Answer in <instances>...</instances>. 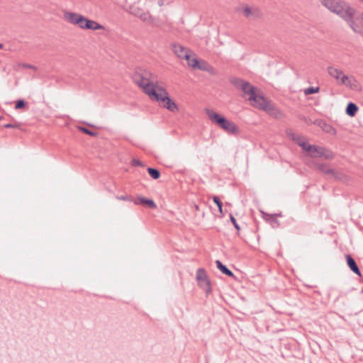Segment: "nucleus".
<instances>
[{"label": "nucleus", "instance_id": "1", "mask_svg": "<svg viewBox=\"0 0 363 363\" xmlns=\"http://www.w3.org/2000/svg\"><path fill=\"white\" fill-rule=\"evenodd\" d=\"M133 79L150 98L152 96L151 91L153 90L154 93H155L157 91V88L160 87L157 86V76L150 71L142 67H137L135 69Z\"/></svg>", "mask_w": 363, "mask_h": 363}, {"label": "nucleus", "instance_id": "2", "mask_svg": "<svg viewBox=\"0 0 363 363\" xmlns=\"http://www.w3.org/2000/svg\"><path fill=\"white\" fill-rule=\"evenodd\" d=\"M205 113L213 123L217 125L228 134L233 135H238L239 134V128L235 125V123L228 120L223 116L210 108H206Z\"/></svg>", "mask_w": 363, "mask_h": 363}, {"label": "nucleus", "instance_id": "3", "mask_svg": "<svg viewBox=\"0 0 363 363\" xmlns=\"http://www.w3.org/2000/svg\"><path fill=\"white\" fill-rule=\"evenodd\" d=\"M320 3L330 12L337 14L341 18H343L347 11H352L353 8L348 2L343 0H321Z\"/></svg>", "mask_w": 363, "mask_h": 363}, {"label": "nucleus", "instance_id": "4", "mask_svg": "<svg viewBox=\"0 0 363 363\" xmlns=\"http://www.w3.org/2000/svg\"><path fill=\"white\" fill-rule=\"evenodd\" d=\"M151 94L152 96L150 99L159 102L162 107L172 112H175L178 110L177 105L169 97L167 91L164 88L159 87L155 93L152 90Z\"/></svg>", "mask_w": 363, "mask_h": 363}, {"label": "nucleus", "instance_id": "5", "mask_svg": "<svg viewBox=\"0 0 363 363\" xmlns=\"http://www.w3.org/2000/svg\"><path fill=\"white\" fill-rule=\"evenodd\" d=\"M252 106L259 109L270 112L273 110V106L263 96L257 94L256 91L248 97Z\"/></svg>", "mask_w": 363, "mask_h": 363}, {"label": "nucleus", "instance_id": "6", "mask_svg": "<svg viewBox=\"0 0 363 363\" xmlns=\"http://www.w3.org/2000/svg\"><path fill=\"white\" fill-rule=\"evenodd\" d=\"M230 83L238 89L243 92V97L250 96L255 91V87L249 82L237 77H232L230 79Z\"/></svg>", "mask_w": 363, "mask_h": 363}, {"label": "nucleus", "instance_id": "7", "mask_svg": "<svg viewBox=\"0 0 363 363\" xmlns=\"http://www.w3.org/2000/svg\"><path fill=\"white\" fill-rule=\"evenodd\" d=\"M196 281L199 286L205 291L206 294H209L211 292V282L203 268L197 269Z\"/></svg>", "mask_w": 363, "mask_h": 363}, {"label": "nucleus", "instance_id": "8", "mask_svg": "<svg viewBox=\"0 0 363 363\" xmlns=\"http://www.w3.org/2000/svg\"><path fill=\"white\" fill-rule=\"evenodd\" d=\"M64 17L69 23L73 25H77L82 29V26H84L86 20V18L79 13L69 11L64 13Z\"/></svg>", "mask_w": 363, "mask_h": 363}, {"label": "nucleus", "instance_id": "9", "mask_svg": "<svg viewBox=\"0 0 363 363\" xmlns=\"http://www.w3.org/2000/svg\"><path fill=\"white\" fill-rule=\"evenodd\" d=\"M242 12L248 19L256 20L262 17V13L257 6H250L247 4L243 6Z\"/></svg>", "mask_w": 363, "mask_h": 363}, {"label": "nucleus", "instance_id": "10", "mask_svg": "<svg viewBox=\"0 0 363 363\" xmlns=\"http://www.w3.org/2000/svg\"><path fill=\"white\" fill-rule=\"evenodd\" d=\"M128 12L136 17H138L143 21H148L151 19L149 12L144 11L143 9L136 5H132L129 7Z\"/></svg>", "mask_w": 363, "mask_h": 363}, {"label": "nucleus", "instance_id": "11", "mask_svg": "<svg viewBox=\"0 0 363 363\" xmlns=\"http://www.w3.org/2000/svg\"><path fill=\"white\" fill-rule=\"evenodd\" d=\"M308 155L311 157H325V159H332L333 156L331 155H325V150L323 147H318L317 145H311L308 147Z\"/></svg>", "mask_w": 363, "mask_h": 363}, {"label": "nucleus", "instance_id": "12", "mask_svg": "<svg viewBox=\"0 0 363 363\" xmlns=\"http://www.w3.org/2000/svg\"><path fill=\"white\" fill-rule=\"evenodd\" d=\"M355 13L356 10L352 8V11L349 12L347 11V13L343 17L342 19L348 24V26L354 33H360L361 30L354 22Z\"/></svg>", "mask_w": 363, "mask_h": 363}, {"label": "nucleus", "instance_id": "13", "mask_svg": "<svg viewBox=\"0 0 363 363\" xmlns=\"http://www.w3.org/2000/svg\"><path fill=\"white\" fill-rule=\"evenodd\" d=\"M172 48L174 54L180 59L189 60V54L191 51L181 45L180 44L174 43L172 45Z\"/></svg>", "mask_w": 363, "mask_h": 363}, {"label": "nucleus", "instance_id": "14", "mask_svg": "<svg viewBox=\"0 0 363 363\" xmlns=\"http://www.w3.org/2000/svg\"><path fill=\"white\" fill-rule=\"evenodd\" d=\"M345 86L348 87L350 89L355 91H361L362 86L360 83L356 79V78L353 76H350L349 79L345 85Z\"/></svg>", "mask_w": 363, "mask_h": 363}, {"label": "nucleus", "instance_id": "15", "mask_svg": "<svg viewBox=\"0 0 363 363\" xmlns=\"http://www.w3.org/2000/svg\"><path fill=\"white\" fill-rule=\"evenodd\" d=\"M346 261L347 264L350 269V270L354 272L355 274L358 275L359 277H361V272L355 262V260L352 257L351 255H346Z\"/></svg>", "mask_w": 363, "mask_h": 363}, {"label": "nucleus", "instance_id": "16", "mask_svg": "<svg viewBox=\"0 0 363 363\" xmlns=\"http://www.w3.org/2000/svg\"><path fill=\"white\" fill-rule=\"evenodd\" d=\"M135 205H144L147 206L150 208H155L157 207L156 203L152 199H147L145 197H139L134 201Z\"/></svg>", "mask_w": 363, "mask_h": 363}, {"label": "nucleus", "instance_id": "17", "mask_svg": "<svg viewBox=\"0 0 363 363\" xmlns=\"http://www.w3.org/2000/svg\"><path fill=\"white\" fill-rule=\"evenodd\" d=\"M315 124H317L321 128L323 131H325L327 133L331 134V135H335L336 134V130L330 124H328L325 121L323 120H318L315 121Z\"/></svg>", "mask_w": 363, "mask_h": 363}, {"label": "nucleus", "instance_id": "18", "mask_svg": "<svg viewBox=\"0 0 363 363\" xmlns=\"http://www.w3.org/2000/svg\"><path fill=\"white\" fill-rule=\"evenodd\" d=\"M82 29L96 30L100 29H104V27L95 21L86 18L84 26H82Z\"/></svg>", "mask_w": 363, "mask_h": 363}, {"label": "nucleus", "instance_id": "19", "mask_svg": "<svg viewBox=\"0 0 363 363\" xmlns=\"http://www.w3.org/2000/svg\"><path fill=\"white\" fill-rule=\"evenodd\" d=\"M328 72L331 77L335 79L336 80H339L341 75L343 74L342 70L335 68L333 66H329L328 67Z\"/></svg>", "mask_w": 363, "mask_h": 363}, {"label": "nucleus", "instance_id": "20", "mask_svg": "<svg viewBox=\"0 0 363 363\" xmlns=\"http://www.w3.org/2000/svg\"><path fill=\"white\" fill-rule=\"evenodd\" d=\"M316 168L326 175L330 176L333 172V169L330 168L328 164L325 163H318L316 164Z\"/></svg>", "mask_w": 363, "mask_h": 363}, {"label": "nucleus", "instance_id": "21", "mask_svg": "<svg viewBox=\"0 0 363 363\" xmlns=\"http://www.w3.org/2000/svg\"><path fill=\"white\" fill-rule=\"evenodd\" d=\"M358 109V106L354 103L350 102L346 108V113L349 116L353 117L356 115Z\"/></svg>", "mask_w": 363, "mask_h": 363}, {"label": "nucleus", "instance_id": "22", "mask_svg": "<svg viewBox=\"0 0 363 363\" xmlns=\"http://www.w3.org/2000/svg\"><path fill=\"white\" fill-rule=\"evenodd\" d=\"M330 177L334 178L335 179L345 182L348 181V177L343 172L340 171H336L333 169V172L331 174Z\"/></svg>", "mask_w": 363, "mask_h": 363}, {"label": "nucleus", "instance_id": "23", "mask_svg": "<svg viewBox=\"0 0 363 363\" xmlns=\"http://www.w3.org/2000/svg\"><path fill=\"white\" fill-rule=\"evenodd\" d=\"M147 172L149 173L150 176L153 179H157L160 177V172L157 169L152 168V167H148L147 168Z\"/></svg>", "mask_w": 363, "mask_h": 363}, {"label": "nucleus", "instance_id": "24", "mask_svg": "<svg viewBox=\"0 0 363 363\" xmlns=\"http://www.w3.org/2000/svg\"><path fill=\"white\" fill-rule=\"evenodd\" d=\"M213 201L216 204V206H218L219 212L220 213V214L223 215V203L220 201V199H219V197L217 196H213Z\"/></svg>", "mask_w": 363, "mask_h": 363}, {"label": "nucleus", "instance_id": "25", "mask_svg": "<svg viewBox=\"0 0 363 363\" xmlns=\"http://www.w3.org/2000/svg\"><path fill=\"white\" fill-rule=\"evenodd\" d=\"M319 87L309 86L304 90L306 95L313 94L319 91Z\"/></svg>", "mask_w": 363, "mask_h": 363}, {"label": "nucleus", "instance_id": "26", "mask_svg": "<svg viewBox=\"0 0 363 363\" xmlns=\"http://www.w3.org/2000/svg\"><path fill=\"white\" fill-rule=\"evenodd\" d=\"M187 61V64L189 67H191L192 68L195 69L199 65V60L196 58H191V56L189 55V60H186Z\"/></svg>", "mask_w": 363, "mask_h": 363}, {"label": "nucleus", "instance_id": "27", "mask_svg": "<svg viewBox=\"0 0 363 363\" xmlns=\"http://www.w3.org/2000/svg\"><path fill=\"white\" fill-rule=\"evenodd\" d=\"M79 130L80 131H82V133L86 134V135H91V136H96L97 135V133L96 132H94L92 130H90L89 129L85 128V127H82V126H79Z\"/></svg>", "mask_w": 363, "mask_h": 363}, {"label": "nucleus", "instance_id": "28", "mask_svg": "<svg viewBox=\"0 0 363 363\" xmlns=\"http://www.w3.org/2000/svg\"><path fill=\"white\" fill-rule=\"evenodd\" d=\"M116 198L118 200L132 201L133 203H134V201L135 200L133 196H129V195L117 196Z\"/></svg>", "mask_w": 363, "mask_h": 363}, {"label": "nucleus", "instance_id": "29", "mask_svg": "<svg viewBox=\"0 0 363 363\" xmlns=\"http://www.w3.org/2000/svg\"><path fill=\"white\" fill-rule=\"evenodd\" d=\"M216 264L217 268L223 273L224 274L225 272L228 269V267L224 265L220 260L216 261Z\"/></svg>", "mask_w": 363, "mask_h": 363}, {"label": "nucleus", "instance_id": "30", "mask_svg": "<svg viewBox=\"0 0 363 363\" xmlns=\"http://www.w3.org/2000/svg\"><path fill=\"white\" fill-rule=\"evenodd\" d=\"M26 101L23 99H18L16 101V106H15V108L16 109H21V108H23L26 106Z\"/></svg>", "mask_w": 363, "mask_h": 363}, {"label": "nucleus", "instance_id": "31", "mask_svg": "<svg viewBox=\"0 0 363 363\" xmlns=\"http://www.w3.org/2000/svg\"><path fill=\"white\" fill-rule=\"evenodd\" d=\"M264 218L267 220V221H270L272 223L274 222V223H277V220L276 218V217L273 215H270V214H267V213H264Z\"/></svg>", "mask_w": 363, "mask_h": 363}, {"label": "nucleus", "instance_id": "32", "mask_svg": "<svg viewBox=\"0 0 363 363\" xmlns=\"http://www.w3.org/2000/svg\"><path fill=\"white\" fill-rule=\"evenodd\" d=\"M230 221L233 223V226L237 230V231H239L240 230V228L238 223H237L236 219L232 214H230Z\"/></svg>", "mask_w": 363, "mask_h": 363}, {"label": "nucleus", "instance_id": "33", "mask_svg": "<svg viewBox=\"0 0 363 363\" xmlns=\"http://www.w3.org/2000/svg\"><path fill=\"white\" fill-rule=\"evenodd\" d=\"M208 66V64L207 62H206L205 61H202L201 63L199 62V65L196 68H197L200 70L206 71V69H207L206 67Z\"/></svg>", "mask_w": 363, "mask_h": 363}, {"label": "nucleus", "instance_id": "34", "mask_svg": "<svg viewBox=\"0 0 363 363\" xmlns=\"http://www.w3.org/2000/svg\"><path fill=\"white\" fill-rule=\"evenodd\" d=\"M350 76L345 74L344 73L341 75L339 80H340V83L342 85H346L347 80L349 79Z\"/></svg>", "mask_w": 363, "mask_h": 363}, {"label": "nucleus", "instance_id": "35", "mask_svg": "<svg viewBox=\"0 0 363 363\" xmlns=\"http://www.w3.org/2000/svg\"><path fill=\"white\" fill-rule=\"evenodd\" d=\"M206 68L207 69H206V72L210 73L211 75H215L216 74V70L212 66L208 65Z\"/></svg>", "mask_w": 363, "mask_h": 363}, {"label": "nucleus", "instance_id": "36", "mask_svg": "<svg viewBox=\"0 0 363 363\" xmlns=\"http://www.w3.org/2000/svg\"><path fill=\"white\" fill-rule=\"evenodd\" d=\"M311 145L308 144L306 142H301V143H299V146L302 148L303 150L308 152V146H311Z\"/></svg>", "mask_w": 363, "mask_h": 363}, {"label": "nucleus", "instance_id": "37", "mask_svg": "<svg viewBox=\"0 0 363 363\" xmlns=\"http://www.w3.org/2000/svg\"><path fill=\"white\" fill-rule=\"evenodd\" d=\"M132 165L137 166V167H142V166H143V163L140 160H138L137 159H133L132 160Z\"/></svg>", "mask_w": 363, "mask_h": 363}, {"label": "nucleus", "instance_id": "38", "mask_svg": "<svg viewBox=\"0 0 363 363\" xmlns=\"http://www.w3.org/2000/svg\"><path fill=\"white\" fill-rule=\"evenodd\" d=\"M224 274H225V275H227V276H228V277H234V274H233V272L231 270H230L228 268V269L225 272Z\"/></svg>", "mask_w": 363, "mask_h": 363}, {"label": "nucleus", "instance_id": "39", "mask_svg": "<svg viewBox=\"0 0 363 363\" xmlns=\"http://www.w3.org/2000/svg\"><path fill=\"white\" fill-rule=\"evenodd\" d=\"M289 136L291 138V139L294 141H295L297 138V136H298V135H296L295 133H288Z\"/></svg>", "mask_w": 363, "mask_h": 363}, {"label": "nucleus", "instance_id": "40", "mask_svg": "<svg viewBox=\"0 0 363 363\" xmlns=\"http://www.w3.org/2000/svg\"><path fill=\"white\" fill-rule=\"evenodd\" d=\"M289 136L291 138V139L294 141H295L297 138V136H298V135H296L295 133H288Z\"/></svg>", "mask_w": 363, "mask_h": 363}, {"label": "nucleus", "instance_id": "41", "mask_svg": "<svg viewBox=\"0 0 363 363\" xmlns=\"http://www.w3.org/2000/svg\"><path fill=\"white\" fill-rule=\"evenodd\" d=\"M4 127L5 128H16V125H13V124H11V123H7V124H5V125H4Z\"/></svg>", "mask_w": 363, "mask_h": 363}, {"label": "nucleus", "instance_id": "42", "mask_svg": "<svg viewBox=\"0 0 363 363\" xmlns=\"http://www.w3.org/2000/svg\"><path fill=\"white\" fill-rule=\"evenodd\" d=\"M298 139L295 140V142L299 145V143H301V142H304L302 139V137L301 135L297 136Z\"/></svg>", "mask_w": 363, "mask_h": 363}, {"label": "nucleus", "instance_id": "43", "mask_svg": "<svg viewBox=\"0 0 363 363\" xmlns=\"http://www.w3.org/2000/svg\"><path fill=\"white\" fill-rule=\"evenodd\" d=\"M23 67L29 69H36V67L35 66L29 64H24Z\"/></svg>", "mask_w": 363, "mask_h": 363}, {"label": "nucleus", "instance_id": "44", "mask_svg": "<svg viewBox=\"0 0 363 363\" xmlns=\"http://www.w3.org/2000/svg\"><path fill=\"white\" fill-rule=\"evenodd\" d=\"M3 48V44L0 43V49Z\"/></svg>", "mask_w": 363, "mask_h": 363}]
</instances>
